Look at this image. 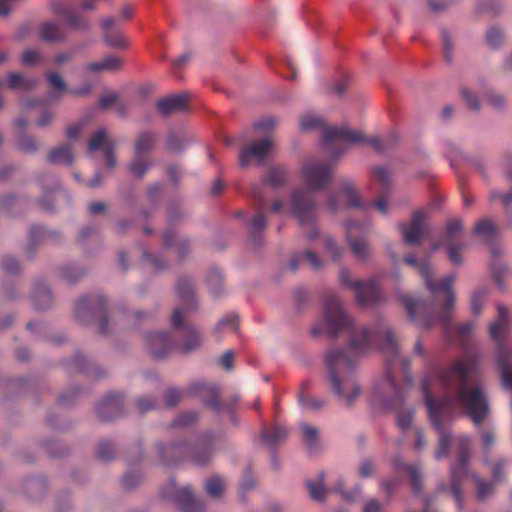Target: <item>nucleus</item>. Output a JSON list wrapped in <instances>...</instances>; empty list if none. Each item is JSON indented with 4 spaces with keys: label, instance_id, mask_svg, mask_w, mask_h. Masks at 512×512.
<instances>
[{
    "label": "nucleus",
    "instance_id": "f257e3e1",
    "mask_svg": "<svg viewBox=\"0 0 512 512\" xmlns=\"http://www.w3.org/2000/svg\"><path fill=\"white\" fill-rule=\"evenodd\" d=\"M323 310V326L330 338L344 332L351 335L348 349H331L325 354L331 392L340 402L351 406L361 393L354 377L357 355L378 347L386 357L387 375L377 390L376 398L384 408L395 410L398 427L402 431L408 430L414 411L403 409L404 390L396 384L393 374L399 365L405 380L411 384L410 360L399 356L398 345L390 328L381 321L374 328L362 326L356 329L338 298L330 292L324 297Z\"/></svg>",
    "mask_w": 512,
    "mask_h": 512
},
{
    "label": "nucleus",
    "instance_id": "f03ea898",
    "mask_svg": "<svg viewBox=\"0 0 512 512\" xmlns=\"http://www.w3.org/2000/svg\"><path fill=\"white\" fill-rule=\"evenodd\" d=\"M479 356L468 351L448 365L432 368L423 380V393L429 419L439 434L435 458L448 456L452 436L447 426L457 408L477 427L490 413V405L482 384L474 379L478 373Z\"/></svg>",
    "mask_w": 512,
    "mask_h": 512
},
{
    "label": "nucleus",
    "instance_id": "7ed1b4c3",
    "mask_svg": "<svg viewBox=\"0 0 512 512\" xmlns=\"http://www.w3.org/2000/svg\"><path fill=\"white\" fill-rule=\"evenodd\" d=\"M404 261L408 265L419 269L420 275L433 298L431 303H425L414 300L409 296H403L401 301L410 320L418 323L424 329H429L436 323H439L442 325L447 337L452 338L451 311L456 299L452 285L456 279V274L451 273L439 282H434L432 270L428 262L419 263L413 255L405 256Z\"/></svg>",
    "mask_w": 512,
    "mask_h": 512
},
{
    "label": "nucleus",
    "instance_id": "20e7f679",
    "mask_svg": "<svg viewBox=\"0 0 512 512\" xmlns=\"http://www.w3.org/2000/svg\"><path fill=\"white\" fill-rule=\"evenodd\" d=\"M215 443V436L208 433L191 442L173 443L167 446L159 444L158 453L161 462L166 466L190 462L202 467L211 462Z\"/></svg>",
    "mask_w": 512,
    "mask_h": 512
},
{
    "label": "nucleus",
    "instance_id": "39448f33",
    "mask_svg": "<svg viewBox=\"0 0 512 512\" xmlns=\"http://www.w3.org/2000/svg\"><path fill=\"white\" fill-rule=\"evenodd\" d=\"M398 138L395 133L389 134L385 139L377 136L365 137L360 132L350 130L346 126L328 127L323 131L322 145L334 156H340L346 151V144L365 143L371 146L378 153H385Z\"/></svg>",
    "mask_w": 512,
    "mask_h": 512
},
{
    "label": "nucleus",
    "instance_id": "423d86ee",
    "mask_svg": "<svg viewBox=\"0 0 512 512\" xmlns=\"http://www.w3.org/2000/svg\"><path fill=\"white\" fill-rule=\"evenodd\" d=\"M498 317L489 326L490 337L497 343V364L501 373L503 386L512 391V349L505 344V336L508 330V311L499 304Z\"/></svg>",
    "mask_w": 512,
    "mask_h": 512
},
{
    "label": "nucleus",
    "instance_id": "0eeeda50",
    "mask_svg": "<svg viewBox=\"0 0 512 512\" xmlns=\"http://www.w3.org/2000/svg\"><path fill=\"white\" fill-rule=\"evenodd\" d=\"M291 210L301 226H307L310 231L306 238L312 240L317 237L318 230L314 227L316 220V203L310 191L301 188L294 189L291 193Z\"/></svg>",
    "mask_w": 512,
    "mask_h": 512
},
{
    "label": "nucleus",
    "instance_id": "6e6552de",
    "mask_svg": "<svg viewBox=\"0 0 512 512\" xmlns=\"http://www.w3.org/2000/svg\"><path fill=\"white\" fill-rule=\"evenodd\" d=\"M75 316L83 324L97 320L99 332H106L108 319L105 300L102 296H97L93 300L88 296L80 297L75 304Z\"/></svg>",
    "mask_w": 512,
    "mask_h": 512
},
{
    "label": "nucleus",
    "instance_id": "1a4fd4ad",
    "mask_svg": "<svg viewBox=\"0 0 512 512\" xmlns=\"http://www.w3.org/2000/svg\"><path fill=\"white\" fill-rule=\"evenodd\" d=\"M457 445L458 461L451 467V485L450 490L455 498L458 507H461V483L467 477L470 439L467 436L460 435L454 439Z\"/></svg>",
    "mask_w": 512,
    "mask_h": 512
},
{
    "label": "nucleus",
    "instance_id": "9d476101",
    "mask_svg": "<svg viewBox=\"0 0 512 512\" xmlns=\"http://www.w3.org/2000/svg\"><path fill=\"white\" fill-rule=\"evenodd\" d=\"M341 283L352 289L356 295V300L360 305L374 304L381 300V292L375 280L368 281L351 279L350 271L343 268L340 272Z\"/></svg>",
    "mask_w": 512,
    "mask_h": 512
},
{
    "label": "nucleus",
    "instance_id": "9b49d317",
    "mask_svg": "<svg viewBox=\"0 0 512 512\" xmlns=\"http://www.w3.org/2000/svg\"><path fill=\"white\" fill-rule=\"evenodd\" d=\"M463 230V223L460 219H451L446 223L445 234L441 243H434L432 251L439 249L440 245L447 248V256L449 261L454 265H461L463 262L461 252L465 249V243H455L454 240L458 238Z\"/></svg>",
    "mask_w": 512,
    "mask_h": 512
},
{
    "label": "nucleus",
    "instance_id": "f8f14e48",
    "mask_svg": "<svg viewBox=\"0 0 512 512\" xmlns=\"http://www.w3.org/2000/svg\"><path fill=\"white\" fill-rule=\"evenodd\" d=\"M346 238L350 245L351 252L360 261H366L371 255V248L366 240L368 225L355 221H348L345 224Z\"/></svg>",
    "mask_w": 512,
    "mask_h": 512
},
{
    "label": "nucleus",
    "instance_id": "ddd939ff",
    "mask_svg": "<svg viewBox=\"0 0 512 512\" xmlns=\"http://www.w3.org/2000/svg\"><path fill=\"white\" fill-rule=\"evenodd\" d=\"M302 173L311 190H322L332 177V167L324 162H309L303 166Z\"/></svg>",
    "mask_w": 512,
    "mask_h": 512
},
{
    "label": "nucleus",
    "instance_id": "4468645a",
    "mask_svg": "<svg viewBox=\"0 0 512 512\" xmlns=\"http://www.w3.org/2000/svg\"><path fill=\"white\" fill-rule=\"evenodd\" d=\"M190 393L201 397L205 404L216 412L222 410L232 411L234 408V403H220V392L217 385L196 382L190 386Z\"/></svg>",
    "mask_w": 512,
    "mask_h": 512
},
{
    "label": "nucleus",
    "instance_id": "2eb2a0df",
    "mask_svg": "<svg viewBox=\"0 0 512 512\" xmlns=\"http://www.w3.org/2000/svg\"><path fill=\"white\" fill-rule=\"evenodd\" d=\"M328 208L332 213H336L346 207L359 208L362 202L358 199L354 184L350 181L343 182L341 190L336 195H331L327 202Z\"/></svg>",
    "mask_w": 512,
    "mask_h": 512
},
{
    "label": "nucleus",
    "instance_id": "dca6fc26",
    "mask_svg": "<svg viewBox=\"0 0 512 512\" xmlns=\"http://www.w3.org/2000/svg\"><path fill=\"white\" fill-rule=\"evenodd\" d=\"M272 147L270 138H264L259 141H254L249 145L244 146L239 153V163L242 167H248L251 159H257L259 162L263 161Z\"/></svg>",
    "mask_w": 512,
    "mask_h": 512
},
{
    "label": "nucleus",
    "instance_id": "f3484780",
    "mask_svg": "<svg viewBox=\"0 0 512 512\" xmlns=\"http://www.w3.org/2000/svg\"><path fill=\"white\" fill-rule=\"evenodd\" d=\"M96 413L102 421H111L123 415V396L111 393L103 398L96 408Z\"/></svg>",
    "mask_w": 512,
    "mask_h": 512
},
{
    "label": "nucleus",
    "instance_id": "a211bd4d",
    "mask_svg": "<svg viewBox=\"0 0 512 512\" xmlns=\"http://www.w3.org/2000/svg\"><path fill=\"white\" fill-rule=\"evenodd\" d=\"M426 214L423 211H416L412 215L410 225L399 224L403 240L408 245H415L421 239L425 228Z\"/></svg>",
    "mask_w": 512,
    "mask_h": 512
},
{
    "label": "nucleus",
    "instance_id": "6ab92c4d",
    "mask_svg": "<svg viewBox=\"0 0 512 512\" xmlns=\"http://www.w3.org/2000/svg\"><path fill=\"white\" fill-rule=\"evenodd\" d=\"M251 193L253 197L258 201V207L252 221V239L255 245L260 246L262 244L260 233L264 230L267 223V217L265 213L266 202L258 187L253 186Z\"/></svg>",
    "mask_w": 512,
    "mask_h": 512
},
{
    "label": "nucleus",
    "instance_id": "aec40b11",
    "mask_svg": "<svg viewBox=\"0 0 512 512\" xmlns=\"http://www.w3.org/2000/svg\"><path fill=\"white\" fill-rule=\"evenodd\" d=\"M147 346L154 358L166 357L177 347L176 344L171 341L170 334L166 332L149 334L147 337Z\"/></svg>",
    "mask_w": 512,
    "mask_h": 512
},
{
    "label": "nucleus",
    "instance_id": "412c9836",
    "mask_svg": "<svg viewBox=\"0 0 512 512\" xmlns=\"http://www.w3.org/2000/svg\"><path fill=\"white\" fill-rule=\"evenodd\" d=\"M174 489V501L178 505L180 512H203V504L196 500L189 486L176 489L175 483H171Z\"/></svg>",
    "mask_w": 512,
    "mask_h": 512
},
{
    "label": "nucleus",
    "instance_id": "4be33fe9",
    "mask_svg": "<svg viewBox=\"0 0 512 512\" xmlns=\"http://www.w3.org/2000/svg\"><path fill=\"white\" fill-rule=\"evenodd\" d=\"M190 95L188 93L174 94L157 101L156 108L163 116H168L175 111H184Z\"/></svg>",
    "mask_w": 512,
    "mask_h": 512
},
{
    "label": "nucleus",
    "instance_id": "5701e85b",
    "mask_svg": "<svg viewBox=\"0 0 512 512\" xmlns=\"http://www.w3.org/2000/svg\"><path fill=\"white\" fill-rule=\"evenodd\" d=\"M373 179L376 180L383 188L381 197L372 205L379 211V213L386 215L388 213V203L386 200V190L390 184V173L383 166H376L372 169Z\"/></svg>",
    "mask_w": 512,
    "mask_h": 512
},
{
    "label": "nucleus",
    "instance_id": "b1692460",
    "mask_svg": "<svg viewBox=\"0 0 512 512\" xmlns=\"http://www.w3.org/2000/svg\"><path fill=\"white\" fill-rule=\"evenodd\" d=\"M176 293L184 310L192 311L196 308L197 302L194 295V286L190 279H179L176 285Z\"/></svg>",
    "mask_w": 512,
    "mask_h": 512
},
{
    "label": "nucleus",
    "instance_id": "393cba45",
    "mask_svg": "<svg viewBox=\"0 0 512 512\" xmlns=\"http://www.w3.org/2000/svg\"><path fill=\"white\" fill-rule=\"evenodd\" d=\"M393 466L399 471H406L414 493L421 494L423 491L421 468L418 465H406L400 457L393 460Z\"/></svg>",
    "mask_w": 512,
    "mask_h": 512
},
{
    "label": "nucleus",
    "instance_id": "a878e982",
    "mask_svg": "<svg viewBox=\"0 0 512 512\" xmlns=\"http://www.w3.org/2000/svg\"><path fill=\"white\" fill-rule=\"evenodd\" d=\"M52 8L56 14L62 16L66 21L67 25L74 30H88L90 25L89 22L78 15L77 13L58 5L57 3H52Z\"/></svg>",
    "mask_w": 512,
    "mask_h": 512
},
{
    "label": "nucleus",
    "instance_id": "bb28decb",
    "mask_svg": "<svg viewBox=\"0 0 512 512\" xmlns=\"http://www.w3.org/2000/svg\"><path fill=\"white\" fill-rule=\"evenodd\" d=\"M165 249H175L179 259L184 258L189 252L187 239L178 238L173 229H166L163 233Z\"/></svg>",
    "mask_w": 512,
    "mask_h": 512
},
{
    "label": "nucleus",
    "instance_id": "cd10ccee",
    "mask_svg": "<svg viewBox=\"0 0 512 512\" xmlns=\"http://www.w3.org/2000/svg\"><path fill=\"white\" fill-rule=\"evenodd\" d=\"M32 303L38 310L49 308L53 303V295L44 282H36L32 293Z\"/></svg>",
    "mask_w": 512,
    "mask_h": 512
},
{
    "label": "nucleus",
    "instance_id": "c85d7f7f",
    "mask_svg": "<svg viewBox=\"0 0 512 512\" xmlns=\"http://www.w3.org/2000/svg\"><path fill=\"white\" fill-rule=\"evenodd\" d=\"M287 179L288 173L284 167L273 166L268 170L264 177L263 184L255 186L258 187L260 192H262L263 187L266 185L271 186L273 189H278L286 183ZM261 194L263 195V193Z\"/></svg>",
    "mask_w": 512,
    "mask_h": 512
},
{
    "label": "nucleus",
    "instance_id": "c756f323",
    "mask_svg": "<svg viewBox=\"0 0 512 512\" xmlns=\"http://www.w3.org/2000/svg\"><path fill=\"white\" fill-rule=\"evenodd\" d=\"M40 35L47 42H63L66 40V33L56 22H46L40 27Z\"/></svg>",
    "mask_w": 512,
    "mask_h": 512
},
{
    "label": "nucleus",
    "instance_id": "7c9ffc66",
    "mask_svg": "<svg viewBox=\"0 0 512 512\" xmlns=\"http://www.w3.org/2000/svg\"><path fill=\"white\" fill-rule=\"evenodd\" d=\"M287 436V429L276 424L271 428V430L263 428L260 434V439L267 446L273 447L283 441Z\"/></svg>",
    "mask_w": 512,
    "mask_h": 512
},
{
    "label": "nucleus",
    "instance_id": "2f4dec72",
    "mask_svg": "<svg viewBox=\"0 0 512 512\" xmlns=\"http://www.w3.org/2000/svg\"><path fill=\"white\" fill-rule=\"evenodd\" d=\"M37 80L30 77H24L21 73H9L7 75V86L12 90L28 91L33 89Z\"/></svg>",
    "mask_w": 512,
    "mask_h": 512
},
{
    "label": "nucleus",
    "instance_id": "473e14b6",
    "mask_svg": "<svg viewBox=\"0 0 512 512\" xmlns=\"http://www.w3.org/2000/svg\"><path fill=\"white\" fill-rule=\"evenodd\" d=\"M151 166L152 160L148 155L135 153L132 161L128 165V170L133 176L143 178Z\"/></svg>",
    "mask_w": 512,
    "mask_h": 512
},
{
    "label": "nucleus",
    "instance_id": "72a5a7b5",
    "mask_svg": "<svg viewBox=\"0 0 512 512\" xmlns=\"http://www.w3.org/2000/svg\"><path fill=\"white\" fill-rule=\"evenodd\" d=\"M47 161L52 164H66L73 163L72 148L68 144L61 145L51 150L47 157Z\"/></svg>",
    "mask_w": 512,
    "mask_h": 512
},
{
    "label": "nucleus",
    "instance_id": "f704fd0d",
    "mask_svg": "<svg viewBox=\"0 0 512 512\" xmlns=\"http://www.w3.org/2000/svg\"><path fill=\"white\" fill-rule=\"evenodd\" d=\"M184 340L178 348L183 353H189L197 349L201 344V336L198 331L191 326L184 327Z\"/></svg>",
    "mask_w": 512,
    "mask_h": 512
},
{
    "label": "nucleus",
    "instance_id": "c9c22d12",
    "mask_svg": "<svg viewBox=\"0 0 512 512\" xmlns=\"http://www.w3.org/2000/svg\"><path fill=\"white\" fill-rule=\"evenodd\" d=\"M306 261L313 269H319L323 263L319 256L311 250H306L303 253L295 254L289 264L290 270L295 272L298 269L299 263Z\"/></svg>",
    "mask_w": 512,
    "mask_h": 512
},
{
    "label": "nucleus",
    "instance_id": "e433bc0d",
    "mask_svg": "<svg viewBox=\"0 0 512 512\" xmlns=\"http://www.w3.org/2000/svg\"><path fill=\"white\" fill-rule=\"evenodd\" d=\"M474 234L481 237L485 242L490 243L496 239L498 230L489 219H482L476 223Z\"/></svg>",
    "mask_w": 512,
    "mask_h": 512
},
{
    "label": "nucleus",
    "instance_id": "4c0bfd02",
    "mask_svg": "<svg viewBox=\"0 0 512 512\" xmlns=\"http://www.w3.org/2000/svg\"><path fill=\"white\" fill-rule=\"evenodd\" d=\"M45 77L49 87L53 90L49 100H57L64 92L68 91L65 81L57 72H46Z\"/></svg>",
    "mask_w": 512,
    "mask_h": 512
},
{
    "label": "nucleus",
    "instance_id": "58836bf2",
    "mask_svg": "<svg viewBox=\"0 0 512 512\" xmlns=\"http://www.w3.org/2000/svg\"><path fill=\"white\" fill-rule=\"evenodd\" d=\"M156 135L150 131L141 132L135 141V153L140 155H148L154 148Z\"/></svg>",
    "mask_w": 512,
    "mask_h": 512
},
{
    "label": "nucleus",
    "instance_id": "ea45409f",
    "mask_svg": "<svg viewBox=\"0 0 512 512\" xmlns=\"http://www.w3.org/2000/svg\"><path fill=\"white\" fill-rule=\"evenodd\" d=\"M122 61L120 58L108 55L100 62H92L86 66V69L91 72H99L102 70L116 71L120 69Z\"/></svg>",
    "mask_w": 512,
    "mask_h": 512
},
{
    "label": "nucleus",
    "instance_id": "a19ab883",
    "mask_svg": "<svg viewBox=\"0 0 512 512\" xmlns=\"http://www.w3.org/2000/svg\"><path fill=\"white\" fill-rule=\"evenodd\" d=\"M56 237V232L48 231L46 228L41 226H32L30 228V245L28 247V254L32 253V250L37 243L48 239H54Z\"/></svg>",
    "mask_w": 512,
    "mask_h": 512
},
{
    "label": "nucleus",
    "instance_id": "79ce46f5",
    "mask_svg": "<svg viewBox=\"0 0 512 512\" xmlns=\"http://www.w3.org/2000/svg\"><path fill=\"white\" fill-rule=\"evenodd\" d=\"M207 283L213 296H219L222 292L223 275L219 269H211L207 274Z\"/></svg>",
    "mask_w": 512,
    "mask_h": 512
},
{
    "label": "nucleus",
    "instance_id": "37998d69",
    "mask_svg": "<svg viewBox=\"0 0 512 512\" xmlns=\"http://www.w3.org/2000/svg\"><path fill=\"white\" fill-rule=\"evenodd\" d=\"M310 498L315 501H323L325 499L326 490L324 488V473H319V481L312 482L307 481L306 483Z\"/></svg>",
    "mask_w": 512,
    "mask_h": 512
},
{
    "label": "nucleus",
    "instance_id": "c03bdc74",
    "mask_svg": "<svg viewBox=\"0 0 512 512\" xmlns=\"http://www.w3.org/2000/svg\"><path fill=\"white\" fill-rule=\"evenodd\" d=\"M108 143L113 142L110 139H108L107 133L104 129H99L92 135L88 143V149L89 151L92 152L97 150H102V152H104V147Z\"/></svg>",
    "mask_w": 512,
    "mask_h": 512
},
{
    "label": "nucleus",
    "instance_id": "a18cd8bd",
    "mask_svg": "<svg viewBox=\"0 0 512 512\" xmlns=\"http://www.w3.org/2000/svg\"><path fill=\"white\" fill-rule=\"evenodd\" d=\"M238 328V315L230 314L226 315L219 320L216 327L214 328V334L218 335L225 329L236 331Z\"/></svg>",
    "mask_w": 512,
    "mask_h": 512
},
{
    "label": "nucleus",
    "instance_id": "49530a36",
    "mask_svg": "<svg viewBox=\"0 0 512 512\" xmlns=\"http://www.w3.org/2000/svg\"><path fill=\"white\" fill-rule=\"evenodd\" d=\"M299 403L306 409L320 410L325 406V401L321 398L311 397L301 392L298 396Z\"/></svg>",
    "mask_w": 512,
    "mask_h": 512
},
{
    "label": "nucleus",
    "instance_id": "de8ad7c7",
    "mask_svg": "<svg viewBox=\"0 0 512 512\" xmlns=\"http://www.w3.org/2000/svg\"><path fill=\"white\" fill-rule=\"evenodd\" d=\"M205 489L210 496L214 498L220 497L224 489L222 478L219 476L211 477L206 481Z\"/></svg>",
    "mask_w": 512,
    "mask_h": 512
},
{
    "label": "nucleus",
    "instance_id": "09e8293b",
    "mask_svg": "<svg viewBox=\"0 0 512 512\" xmlns=\"http://www.w3.org/2000/svg\"><path fill=\"white\" fill-rule=\"evenodd\" d=\"M103 38L105 43L112 48H126L128 45L126 38L118 31L105 33Z\"/></svg>",
    "mask_w": 512,
    "mask_h": 512
},
{
    "label": "nucleus",
    "instance_id": "8fccbe9b",
    "mask_svg": "<svg viewBox=\"0 0 512 512\" xmlns=\"http://www.w3.org/2000/svg\"><path fill=\"white\" fill-rule=\"evenodd\" d=\"M301 429L303 432V440L305 444L312 450L317 442L318 430L316 427L310 426L308 424H302Z\"/></svg>",
    "mask_w": 512,
    "mask_h": 512
},
{
    "label": "nucleus",
    "instance_id": "3c124183",
    "mask_svg": "<svg viewBox=\"0 0 512 512\" xmlns=\"http://www.w3.org/2000/svg\"><path fill=\"white\" fill-rule=\"evenodd\" d=\"M472 477L477 485L476 494L478 499L484 500L493 492V484L482 480L479 476L475 474Z\"/></svg>",
    "mask_w": 512,
    "mask_h": 512
},
{
    "label": "nucleus",
    "instance_id": "603ef678",
    "mask_svg": "<svg viewBox=\"0 0 512 512\" xmlns=\"http://www.w3.org/2000/svg\"><path fill=\"white\" fill-rule=\"evenodd\" d=\"M17 149L24 153L32 154L38 149V144L33 137L23 135L17 142Z\"/></svg>",
    "mask_w": 512,
    "mask_h": 512
},
{
    "label": "nucleus",
    "instance_id": "864d4df0",
    "mask_svg": "<svg viewBox=\"0 0 512 512\" xmlns=\"http://www.w3.org/2000/svg\"><path fill=\"white\" fill-rule=\"evenodd\" d=\"M323 126V122L320 118L312 115H304L300 119V129L302 131H310L318 129Z\"/></svg>",
    "mask_w": 512,
    "mask_h": 512
},
{
    "label": "nucleus",
    "instance_id": "5fc2aeb1",
    "mask_svg": "<svg viewBox=\"0 0 512 512\" xmlns=\"http://www.w3.org/2000/svg\"><path fill=\"white\" fill-rule=\"evenodd\" d=\"M487 295L485 288L477 289L471 297V308L474 314H479L482 310L484 299Z\"/></svg>",
    "mask_w": 512,
    "mask_h": 512
},
{
    "label": "nucleus",
    "instance_id": "6e6d98bb",
    "mask_svg": "<svg viewBox=\"0 0 512 512\" xmlns=\"http://www.w3.org/2000/svg\"><path fill=\"white\" fill-rule=\"evenodd\" d=\"M114 446L112 443L107 441H102L99 443L96 454L99 459L109 460L114 456Z\"/></svg>",
    "mask_w": 512,
    "mask_h": 512
},
{
    "label": "nucleus",
    "instance_id": "4d7b16f0",
    "mask_svg": "<svg viewBox=\"0 0 512 512\" xmlns=\"http://www.w3.org/2000/svg\"><path fill=\"white\" fill-rule=\"evenodd\" d=\"M441 39L443 44L444 57L447 62L452 61L453 43L452 37L446 30L441 31Z\"/></svg>",
    "mask_w": 512,
    "mask_h": 512
},
{
    "label": "nucleus",
    "instance_id": "13d9d810",
    "mask_svg": "<svg viewBox=\"0 0 512 512\" xmlns=\"http://www.w3.org/2000/svg\"><path fill=\"white\" fill-rule=\"evenodd\" d=\"M183 396L182 391L176 388H168L165 391L164 397H165V405L167 407H174L176 406L181 398Z\"/></svg>",
    "mask_w": 512,
    "mask_h": 512
},
{
    "label": "nucleus",
    "instance_id": "bf43d9fd",
    "mask_svg": "<svg viewBox=\"0 0 512 512\" xmlns=\"http://www.w3.org/2000/svg\"><path fill=\"white\" fill-rule=\"evenodd\" d=\"M3 271L7 274H17L20 271V264L14 257H4L0 264Z\"/></svg>",
    "mask_w": 512,
    "mask_h": 512
},
{
    "label": "nucleus",
    "instance_id": "052dcab7",
    "mask_svg": "<svg viewBox=\"0 0 512 512\" xmlns=\"http://www.w3.org/2000/svg\"><path fill=\"white\" fill-rule=\"evenodd\" d=\"M135 405L141 414L150 412L156 408V402L150 397H139L135 401Z\"/></svg>",
    "mask_w": 512,
    "mask_h": 512
},
{
    "label": "nucleus",
    "instance_id": "680f3d73",
    "mask_svg": "<svg viewBox=\"0 0 512 512\" xmlns=\"http://www.w3.org/2000/svg\"><path fill=\"white\" fill-rule=\"evenodd\" d=\"M198 419V414L194 411L186 412L181 415H179L174 421L173 426L174 427H180V426H188Z\"/></svg>",
    "mask_w": 512,
    "mask_h": 512
},
{
    "label": "nucleus",
    "instance_id": "e2e57ef3",
    "mask_svg": "<svg viewBox=\"0 0 512 512\" xmlns=\"http://www.w3.org/2000/svg\"><path fill=\"white\" fill-rule=\"evenodd\" d=\"M84 274L82 270H76L74 266H68L62 269L61 275L68 283H75Z\"/></svg>",
    "mask_w": 512,
    "mask_h": 512
},
{
    "label": "nucleus",
    "instance_id": "0e129e2a",
    "mask_svg": "<svg viewBox=\"0 0 512 512\" xmlns=\"http://www.w3.org/2000/svg\"><path fill=\"white\" fill-rule=\"evenodd\" d=\"M474 323L468 322L464 323L462 325H459L455 328L456 337L459 339V341L462 344H465L468 340V337L470 336L471 332L474 329Z\"/></svg>",
    "mask_w": 512,
    "mask_h": 512
},
{
    "label": "nucleus",
    "instance_id": "69168bd1",
    "mask_svg": "<svg viewBox=\"0 0 512 512\" xmlns=\"http://www.w3.org/2000/svg\"><path fill=\"white\" fill-rule=\"evenodd\" d=\"M325 247L327 251L331 254V257L334 261L340 260L342 257L343 249L338 247L335 243L334 239L330 236L325 237Z\"/></svg>",
    "mask_w": 512,
    "mask_h": 512
},
{
    "label": "nucleus",
    "instance_id": "338daca9",
    "mask_svg": "<svg viewBox=\"0 0 512 512\" xmlns=\"http://www.w3.org/2000/svg\"><path fill=\"white\" fill-rule=\"evenodd\" d=\"M486 41L491 48H497L503 41V34L497 28H491L486 34Z\"/></svg>",
    "mask_w": 512,
    "mask_h": 512
},
{
    "label": "nucleus",
    "instance_id": "774afa93",
    "mask_svg": "<svg viewBox=\"0 0 512 512\" xmlns=\"http://www.w3.org/2000/svg\"><path fill=\"white\" fill-rule=\"evenodd\" d=\"M506 460L499 459L492 467V477L494 483H500L503 481V472L506 467Z\"/></svg>",
    "mask_w": 512,
    "mask_h": 512
}]
</instances>
